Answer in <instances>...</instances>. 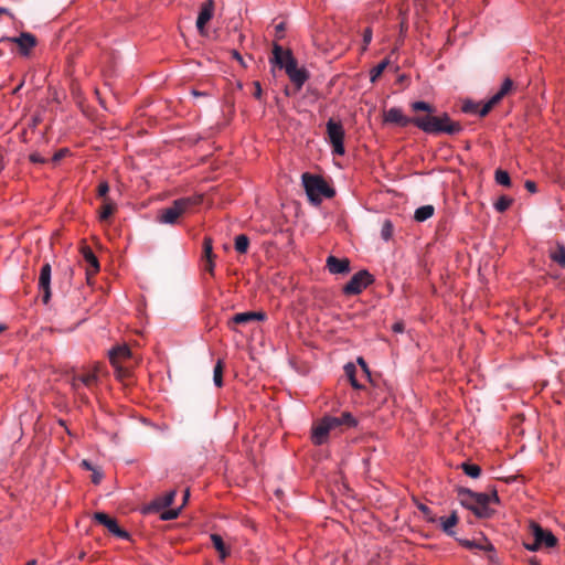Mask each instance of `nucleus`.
<instances>
[{"label": "nucleus", "instance_id": "393cba45", "mask_svg": "<svg viewBox=\"0 0 565 565\" xmlns=\"http://www.w3.org/2000/svg\"><path fill=\"white\" fill-rule=\"evenodd\" d=\"M550 257L561 267H565V246L557 244L556 247L550 252Z\"/></svg>", "mask_w": 565, "mask_h": 565}, {"label": "nucleus", "instance_id": "473e14b6", "mask_svg": "<svg viewBox=\"0 0 565 565\" xmlns=\"http://www.w3.org/2000/svg\"><path fill=\"white\" fill-rule=\"evenodd\" d=\"M223 361L218 360L213 370V381L217 387H221L223 385Z\"/></svg>", "mask_w": 565, "mask_h": 565}, {"label": "nucleus", "instance_id": "e433bc0d", "mask_svg": "<svg viewBox=\"0 0 565 565\" xmlns=\"http://www.w3.org/2000/svg\"><path fill=\"white\" fill-rule=\"evenodd\" d=\"M512 202H513V200L511 198H509L507 195H502L494 203V207L498 212H504L510 207Z\"/></svg>", "mask_w": 565, "mask_h": 565}, {"label": "nucleus", "instance_id": "4d7b16f0", "mask_svg": "<svg viewBox=\"0 0 565 565\" xmlns=\"http://www.w3.org/2000/svg\"><path fill=\"white\" fill-rule=\"evenodd\" d=\"M488 498L490 499V503L499 502V497L495 490L492 493L488 494Z\"/></svg>", "mask_w": 565, "mask_h": 565}, {"label": "nucleus", "instance_id": "052dcab7", "mask_svg": "<svg viewBox=\"0 0 565 565\" xmlns=\"http://www.w3.org/2000/svg\"><path fill=\"white\" fill-rule=\"evenodd\" d=\"M404 330V324L402 322H397L393 326V331L395 332H403Z\"/></svg>", "mask_w": 565, "mask_h": 565}, {"label": "nucleus", "instance_id": "f8f14e48", "mask_svg": "<svg viewBox=\"0 0 565 565\" xmlns=\"http://www.w3.org/2000/svg\"><path fill=\"white\" fill-rule=\"evenodd\" d=\"M462 493L470 495L477 502L475 514L478 518H488L490 515V499L488 498V493H476L471 490H465Z\"/></svg>", "mask_w": 565, "mask_h": 565}, {"label": "nucleus", "instance_id": "ea45409f", "mask_svg": "<svg viewBox=\"0 0 565 565\" xmlns=\"http://www.w3.org/2000/svg\"><path fill=\"white\" fill-rule=\"evenodd\" d=\"M497 104V100L491 97L481 108L478 107V114L480 117H486Z\"/></svg>", "mask_w": 565, "mask_h": 565}, {"label": "nucleus", "instance_id": "f257e3e1", "mask_svg": "<svg viewBox=\"0 0 565 565\" xmlns=\"http://www.w3.org/2000/svg\"><path fill=\"white\" fill-rule=\"evenodd\" d=\"M411 108L417 114L413 117V125L426 134L457 135L462 130L460 122L451 120L447 113L436 114V108L427 102H414Z\"/></svg>", "mask_w": 565, "mask_h": 565}, {"label": "nucleus", "instance_id": "6e6d98bb", "mask_svg": "<svg viewBox=\"0 0 565 565\" xmlns=\"http://www.w3.org/2000/svg\"><path fill=\"white\" fill-rule=\"evenodd\" d=\"M254 87H255V90H254V97L259 99L262 97V93H263V89H262V86H260V83L259 82H254Z\"/></svg>", "mask_w": 565, "mask_h": 565}, {"label": "nucleus", "instance_id": "5fc2aeb1", "mask_svg": "<svg viewBox=\"0 0 565 565\" xmlns=\"http://www.w3.org/2000/svg\"><path fill=\"white\" fill-rule=\"evenodd\" d=\"M103 479V473L100 471H97L96 469L93 470L92 476V482L95 484H98Z\"/></svg>", "mask_w": 565, "mask_h": 565}, {"label": "nucleus", "instance_id": "412c9836", "mask_svg": "<svg viewBox=\"0 0 565 565\" xmlns=\"http://www.w3.org/2000/svg\"><path fill=\"white\" fill-rule=\"evenodd\" d=\"M115 211H116L115 202L110 199H105V201H103V204L99 209V220L102 222L108 221L113 216Z\"/></svg>", "mask_w": 565, "mask_h": 565}, {"label": "nucleus", "instance_id": "4468645a", "mask_svg": "<svg viewBox=\"0 0 565 565\" xmlns=\"http://www.w3.org/2000/svg\"><path fill=\"white\" fill-rule=\"evenodd\" d=\"M265 318H266V315L263 311L241 312V313H236L231 319V321H228V327L232 330H236L234 327L235 324H247V323L256 321V320H259V321L265 320Z\"/></svg>", "mask_w": 565, "mask_h": 565}, {"label": "nucleus", "instance_id": "39448f33", "mask_svg": "<svg viewBox=\"0 0 565 565\" xmlns=\"http://www.w3.org/2000/svg\"><path fill=\"white\" fill-rule=\"evenodd\" d=\"M327 135L332 146L333 153L339 156L344 154V129L342 124L330 118L327 122Z\"/></svg>", "mask_w": 565, "mask_h": 565}, {"label": "nucleus", "instance_id": "e2e57ef3", "mask_svg": "<svg viewBox=\"0 0 565 565\" xmlns=\"http://www.w3.org/2000/svg\"><path fill=\"white\" fill-rule=\"evenodd\" d=\"M189 498H190V490H189V489H186V490L184 491V495H183V501H184V503L189 500Z\"/></svg>", "mask_w": 565, "mask_h": 565}, {"label": "nucleus", "instance_id": "79ce46f5", "mask_svg": "<svg viewBox=\"0 0 565 565\" xmlns=\"http://www.w3.org/2000/svg\"><path fill=\"white\" fill-rule=\"evenodd\" d=\"M115 370H116V376L118 380L120 381H125L126 379H128L130 376V372L128 369L126 367H122L121 365H117V366H114Z\"/></svg>", "mask_w": 565, "mask_h": 565}, {"label": "nucleus", "instance_id": "338daca9", "mask_svg": "<svg viewBox=\"0 0 565 565\" xmlns=\"http://www.w3.org/2000/svg\"><path fill=\"white\" fill-rule=\"evenodd\" d=\"M26 565H36V562H35L34 559H32V561H29V562L26 563Z\"/></svg>", "mask_w": 565, "mask_h": 565}, {"label": "nucleus", "instance_id": "cd10ccee", "mask_svg": "<svg viewBox=\"0 0 565 565\" xmlns=\"http://www.w3.org/2000/svg\"><path fill=\"white\" fill-rule=\"evenodd\" d=\"M513 88V81L505 78L501 85V88L495 93L492 98L499 104L503 97H505Z\"/></svg>", "mask_w": 565, "mask_h": 565}, {"label": "nucleus", "instance_id": "09e8293b", "mask_svg": "<svg viewBox=\"0 0 565 565\" xmlns=\"http://www.w3.org/2000/svg\"><path fill=\"white\" fill-rule=\"evenodd\" d=\"M29 158H30V161L33 163H45L47 161L39 152H32Z\"/></svg>", "mask_w": 565, "mask_h": 565}, {"label": "nucleus", "instance_id": "680f3d73", "mask_svg": "<svg viewBox=\"0 0 565 565\" xmlns=\"http://www.w3.org/2000/svg\"><path fill=\"white\" fill-rule=\"evenodd\" d=\"M284 30H285V24L282 22L276 25L277 34H280L281 32H284Z\"/></svg>", "mask_w": 565, "mask_h": 565}, {"label": "nucleus", "instance_id": "9d476101", "mask_svg": "<svg viewBox=\"0 0 565 565\" xmlns=\"http://www.w3.org/2000/svg\"><path fill=\"white\" fill-rule=\"evenodd\" d=\"M530 530L533 537L541 544V546L554 547L557 545L556 536L548 530H544L535 522L530 523Z\"/></svg>", "mask_w": 565, "mask_h": 565}, {"label": "nucleus", "instance_id": "7ed1b4c3", "mask_svg": "<svg viewBox=\"0 0 565 565\" xmlns=\"http://www.w3.org/2000/svg\"><path fill=\"white\" fill-rule=\"evenodd\" d=\"M301 178L308 199L315 205H319L322 202V198H332L334 195V190L321 177L306 172Z\"/></svg>", "mask_w": 565, "mask_h": 565}, {"label": "nucleus", "instance_id": "72a5a7b5", "mask_svg": "<svg viewBox=\"0 0 565 565\" xmlns=\"http://www.w3.org/2000/svg\"><path fill=\"white\" fill-rule=\"evenodd\" d=\"M461 468H462L463 472L471 478L476 479V478L480 477V475H481V468L478 465L463 462L461 465Z\"/></svg>", "mask_w": 565, "mask_h": 565}, {"label": "nucleus", "instance_id": "a878e982", "mask_svg": "<svg viewBox=\"0 0 565 565\" xmlns=\"http://www.w3.org/2000/svg\"><path fill=\"white\" fill-rule=\"evenodd\" d=\"M344 373L347 377L349 379L351 385L355 390H361L362 385L356 380V366L353 363H348L344 365Z\"/></svg>", "mask_w": 565, "mask_h": 565}, {"label": "nucleus", "instance_id": "a211bd4d", "mask_svg": "<svg viewBox=\"0 0 565 565\" xmlns=\"http://www.w3.org/2000/svg\"><path fill=\"white\" fill-rule=\"evenodd\" d=\"M289 58H295L290 50L285 51L280 45L274 44L271 63L285 70Z\"/></svg>", "mask_w": 565, "mask_h": 565}, {"label": "nucleus", "instance_id": "6ab92c4d", "mask_svg": "<svg viewBox=\"0 0 565 565\" xmlns=\"http://www.w3.org/2000/svg\"><path fill=\"white\" fill-rule=\"evenodd\" d=\"M131 356V351L127 345H118L109 351V361L113 366L121 365V362Z\"/></svg>", "mask_w": 565, "mask_h": 565}, {"label": "nucleus", "instance_id": "0eeeda50", "mask_svg": "<svg viewBox=\"0 0 565 565\" xmlns=\"http://www.w3.org/2000/svg\"><path fill=\"white\" fill-rule=\"evenodd\" d=\"M0 42L17 44L20 50V54L24 56H28L38 43L36 38L29 32H22L19 36H2Z\"/></svg>", "mask_w": 565, "mask_h": 565}, {"label": "nucleus", "instance_id": "58836bf2", "mask_svg": "<svg viewBox=\"0 0 565 565\" xmlns=\"http://www.w3.org/2000/svg\"><path fill=\"white\" fill-rule=\"evenodd\" d=\"M393 235V224L390 220H385L382 225L381 236L383 239L388 241Z\"/></svg>", "mask_w": 565, "mask_h": 565}, {"label": "nucleus", "instance_id": "a19ab883", "mask_svg": "<svg viewBox=\"0 0 565 565\" xmlns=\"http://www.w3.org/2000/svg\"><path fill=\"white\" fill-rule=\"evenodd\" d=\"M108 192H109V184H108V182L107 181H102L98 184V188H97V196L99 199H102L103 201H105V199H109Z\"/></svg>", "mask_w": 565, "mask_h": 565}, {"label": "nucleus", "instance_id": "6e6552de", "mask_svg": "<svg viewBox=\"0 0 565 565\" xmlns=\"http://www.w3.org/2000/svg\"><path fill=\"white\" fill-rule=\"evenodd\" d=\"M94 520L99 523L100 525L105 526L109 533H111L113 535L119 537V539H124V540H129L130 535L127 531L122 530L116 519L114 518H110L108 514L104 513V512H96L94 514Z\"/></svg>", "mask_w": 565, "mask_h": 565}, {"label": "nucleus", "instance_id": "de8ad7c7", "mask_svg": "<svg viewBox=\"0 0 565 565\" xmlns=\"http://www.w3.org/2000/svg\"><path fill=\"white\" fill-rule=\"evenodd\" d=\"M479 105L473 102H466L462 106L465 113H478Z\"/></svg>", "mask_w": 565, "mask_h": 565}, {"label": "nucleus", "instance_id": "4c0bfd02", "mask_svg": "<svg viewBox=\"0 0 565 565\" xmlns=\"http://www.w3.org/2000/svg\"><path fill=\"white\" fill-rule=\"evenodd\" d=\"M495 181H497V183L504 185V186L511 185V178H510L509 173L501 169H498L495 171Z\"/></svg>", "mask_w": 565, "mask_h": 565}, {"label": "nucleus", "instance_id": "423d86ee", "mask_svg": "<svg viewBox=\"0 0 565 565\" xmlns=\"http://www.w3.org/2000/svg\"><path fill=\"white\" fill-rule=\"evenodd\" d=\"M338 428V420L334 416H324L312 427L311 439L315 445H322L328 440L329 433Z\"/></svg>", "mask_w": 565, "mask_h": 565}, {"label": "nucleus", "instance_id": "603ef678", "mask_svg": "<svg viewBox=\"0 0 565 565\" xmlns=\"http://www.w3.org/2000/svg\"><path fill=\"white\" fill-rule=\"evenodd\" d=\"M358 363L361 366V369H362L363 373L365 374V376L367 379H370V371H369L367 364L364 361V359L363 358H358Z\"/></svg>", "mask_w": 565, "mask_h": 565}, {"label": "nucleus", "instance_id": "b1692460", "mask_svg": "<svg viewBox=\"0 0 565 565\" xmlns=\"http://www.w3.org/2000/svg\"><path fill=\"white\" fill-rule=\"evenodd\" d=\"M175 494H177L175 490H172V491L166 493L164 495L157 498L152 503L153 508L156 510H160V509L171 505L174 501Z\"/></svg>", "mask_w": 565, "mask_h": 565}, {"label": "nucleus", "instance_id": "c85d7f7f", "mask_svg": "<svg viewBox=\"0 0 565 565\" xmlns=\"http://www.w3.org/2000/svg\"><path fill=\"white\" fill-rule=\"evenodd\" d=\"M458 541L462 546H465L468 550H475V548L482 550V551H493L494 550L493 545L488 542L486 544H482V543H479L476 541H469V540H458Z\"/></svg>", "mask_w": 565, "mask_h": 565}, {"label": "nucleus", "instance_id": "9b49d317", "mask_svg": "<svg viewBox=\"0 0 565 565\" xmlns=\"http://www.w3.org/2000/svg\"><path fill=\"white\" fill-rule=\"evenodd\" d=\"M51 265L45 263L39 275V289L42 292V301L47 305L51 299Z\"/></svg>", "mask_w": 565, "mask_h": 565}, {"label": "nucleus", "instance_id": "7c9ffc66", "mask_svg": "<svg viewBox=\"0 0 565 565\" xmlns=\"http://www.w3.org/2000/svg\"><path fill=\"white\" fill-rule=\"evenodd\" d=\"M248 246H249V238L246 235L241 234L235 237L236 252H238L239 254H245L248 249Z\"/></svg>", "mask_w": 565, "mask_h": 565}, {"label": "nucleus", "instance_id": "49530a36", "mask_svg": "<svg viewBox=\"0 0 565 565\" xmlns=\"http://www.w3.org/2000/svg\"><path fill=\"white\" fill-rule=\"evenodd\" d=\"M214 260H215V258L203 259L204 270L207 271L210 275H214V268H215Z\"/></svg>", "mask_w": 565, "mask_h": 565}, {"label": "nucleus", "instance_id": "c03bdc74", "mask_svg": "<svg viewBox=\"0 0 565 565\" xmlns=\"http://www.w3.org/2000/svg\"><path fill=\"white\" fill-rule=\"evenodd\" d=\"M372 29L371 28H366L363 32V46H362V51H366L367 49V45L371 43L372 41Z\"/></svg>", "mask_w": 565, "mask_h": 565}, {"label": "nucleus", "instance_id": "f704fd0d", "mask_svg": "<svg viewBox=\"0 0 565 565\" xmlns=\"http://www.w3.org/2000/svg\"><path fill=\"white\" fill-rule=\"evenodd\" d=\"M216 255L213 253V243L211 237H204L203 241V259L215 258Z\"/></svg>", "mask_w": 565, "mask_h": 565}, {"label": "nucleus", "instance_id": "c756f323", "mask_svg": "<svg viewBox=\"0 0 565 565\" xmlns=\"http://www.w3.org/2000/svg\"><path fill=\"white\" fill-rule=\"evenodd\" d=\"M388 64H390V60L385 58L371 70L370 79L372 83L376 82V79L383 74V72L388 66Z\"/></svg>", "mask_w": 565, "mask_h": 565}, {"label": "nucleus", "instance_id": "a18cd8bd", "mask_svg": "<svg viewBox=\"0 0 565 565\" xmlns=\"http://www.w3.org/2000/svg\"><path fill=\"white\" fill-rule=\"evenodd\" d=\"M70 153V150L67 148H62L60 150H57L54 156L52 157V162L53 163H57L60 162L63 158H65L67 154Z\"/></svg>", "mask_w": 565, "mask_h": 565}, {"label": "nucleus", "instance_id": "aec40b11", "mask_svg": "<svg viewBox=\"0 0 565 565\" xmlns=\"http://www.w3.org/2000/svg\"><path fill=\"white\" fill-rule=\"evenodd\" d=\"M83 257L86 260V263L89 265V269L87 270V274H96L99 270V263L95 254L89 247L83 248Z\"/></svg>", "mask_w": 565, "mask_h": 565}, {"label": "nucleus", "instance_id": "dca6fc26", "mask_svg": "<svg viewBox=\"0 0 565 565\" xmlns=\"http://www.w3.org/2000/svg\"><path fill=\"white\" fill-rule=\"evenodd\" d=\"M384 120L386 122L396 124L401 127H406L413 124V118L406 117L399 108L393 107L384 113Z\"/></svg>", "mask_w": 565, "mask_h": 565}, {"label": "nucleus", "instance_id": "20e7f679", "mask_svg": "<svg viewBox=\"0 0 565 565\" xmlns=\"http://www.w3.org/2000/svg\"><path fill=\"white\" fill-rule=\"evenodd\" d=\"M373 276L365 269L354 274L351 279L343 286L342 291L347 296H355L361 294L369 285L373 282Z\"/></svg>", "mask_w": 565, "mask_h": 565}, {"label": "nucleus", "instance_id": "2eb2a0df", "mask_svg": "<svg viewBox=\"0 0 565 565\" xmlns=\"http://www.w3.org/2000/svg\"><path fill=\"white\" fill-rule=\"evenodd\" d=\"M98 382L96 370L93 372L76 374L72 380V387L75 392H78L79 385L83 384L88 388H92Z\"/></svg>", "mask_w": 565, "mask_h": 565}, {"label": "nucleus", "instance_id": "f3484780", "mask_svg": "<svg viewBox=\"0 0 565 565\" xmlns=\"http://www.w3.org/2000/svg\"><path fill=\"white\" fill-rule=\"evenodd\" d=\"M327 268L331 274H348L350 271V260L330 255L327 258Z\"/></svg>", "mask_w": 565, "mask_h": 565}, {"label": "nucleus", "instance_id": "c9c22d12", "mask_svg": "<svg viewBox=\"0 0 565 565\" xmlns=\"http://www.w3.org/2000/svg\"><path fill=\"white\" fill-rule=\"evenodd\" d=\"M335 419L338 420V427L343 425L348 427H353L356 425V420L350 413H343L341 416L335 417Z\"/></svg>", "mask_w": 565, "mask_h": 565}, {"label": "nucleus", "instance_id": "13d9d810", "mask_svg": "<svg viewBox=\"0 0 565 565\" xmlns=\"http://www.w3.org/2000/svg\"><path fill=\"white\" fill-rule=\"evenodd\" d=\"M81 466L83 468H85L86 470H94L95 468L93 467V465L88 461V460H83Z\"/></svg>", "mask_w": 565, "mask_h": 565}, {"label": "nucleus", "instance_id": "774afa93", "mask_svg": "<svg viewBox=\"0 0 565 565\" xmlns=\"http://www.w3.org/2000/svg\"><path fill=\"white\" fill-rule=\"evenodd\" d=\"M6 330V326L4 324H0V333Z\"/></svg>", "mask_w": 565, "mask_h": 565}, {"label": "nucleus", "instance_id": "2f4dec72", "mask_svg": "<svg viewBox=\"0 0 565 565\" xmlns=\"http://www.w3.org/2000/svg\"><path fill=\"white\" fill-rule=\"evenodd\" d=\"M467 490L466 488H461L458 490V497L460 499V502L463 507L471 510L475 513V509L477 505V502L468 494H463L462 491Z\"/></svg>", "mask_w": 565, "mask_h": 565}, {"label": "nucleus", "instance_id": "3c124183", "mask_svg": "<svg viewBox=\"0 0 565 565\" xmlns=\"http://www.w3.org/2000/svg\"><path fill=\"white\" fill-rule=\"evenodd\" d=\"M523 545L527 551H531V552H536L542 547L541 544L537 543V541L535 539H534L533 543H524Z\"/></svg>", "mask_w": 565, "mask_h": 565}, {"label": "nucleus", "instance_id": "864d4df0", "mask_svg": "<svg viewBox=\"0 0 565 565\" xmlns=\"http://www.w3.org/2000/svg\"><path fill=\"white\" fill-rule=\"evenodd\" d=\"M525 189L531 192V193H536L537 192V185L534 181H531V180H526L525 181Z\"/></svg>", "mask_w": 565, "mask_h": 565}, {"label": "nucleus", "instance_id": "4be33fe9", "mask_svg": "<svg viewBox=\"0 0 565 565\" xmlns=\"http://www.w3.org/2000/svg\"><path fill=\"white\" fill-rule=\"evenodd\" d=\"M211 541L214 546V548L218 552L220 558L223 561L230 555V551L225 546V543L221 535L214 533L211 534Z\"/></svg>", "mask_w": 565, "mask_h": 565}, {"label": "nucleus", "instance_id": "bf43d9fd", "mask_svg": "<svg viewBox=\"0 0 565 565\" xmlns=\"http://www.w3.org/2000/svg\"><path fill=\"white\" fill-rule=\"evenodd\" d=\"M232 54L235 60H237L243 66H245L243 57L237 51H233Z\"/></svg>", "mask_w": 565, "mask_h": 565}, {"label": "nucleus", "instance_id": "8fccbe9b", "mask_svg": "<svg viewBox=\"0 0 565 565\" xmlns=\"http://www.w3.org/2000/svg\"><path fill=\"white\" fill-rule=\"evenodd\" d=\"M419 510L424 513L427 521H429V522L436 521V519L431 515V511L428 507L422 504V505H419Z\"/></svg>", "mask_w": 565, "mask_h": 565}, {"label": "nucleus", "instance_id": "f03ea898", "mask_svg": "<svg viewBox=\"0 0 565 565\" xmlns=\"http://www.w3.org/2000/svg\"><path fill=\"white\" fill-rule=\"evenodd\" d=\"M201 203L202 195L174 200L170 206L159 212L157 220L162 224H175L181 215L191 212L193 207Z\"/></svg>", "mask_w": 565, "mask_h": 565}, {"label": "nucleus", "instance_id": "ddd939ff", "mask_svg": "<svg viewBox=\"0 0 565 565\" xmlns=\"http://www.w3.org/2000/svg\"><path fill=\"white\" fill-rule=\"evenodd\" d=\"M214 13V1L213 0H204L201 4L199 17L196 19V28L201 34L204 33L205 25L212 19Z\"/></svg>", "mask_w": 565, "mask_h": 565}, {"label": "nucleus", "instance_id": "37998d69", "mask_svg": "<svg viewBox=\"0 0 565 565\" xmlns=\"http://www.w3.org/2000/svg\"><path fill=\"white\" fill-rule=\"evenodd\" d=\"M179 513H180V509H171V510L162 512L160 518L166 521L174 520L179 516Z\"/></svg>", "mask_w": 565, "mask_h": 565}, {"label": "nucleus", "instance_id": "5701e85b", "mask_svg": "<svg viewBox=\"0 0 565 565\" xmlns=\"http://www.w3.org/2000/svg\"><path fill=\"white\" fill-rule=\"evenodd\" d=\"M439 522L443 531L447 535L454 536L455 532L452 531V527L458 523V516L456 512H452L451 515L448 518H440Z\"/></svg>", "mask_w": 565, "mask_h": 565}, {"label": "nucleus", "instance_id": "1a4fd4ad", "mask_svg": "<svg viewBox=\"0 0 565 565\" xmlns=\"http://www.w3.org/2000/svg\"><path fill=\"white\" fill-rule=\"evenodd\" d=\"M285 72L289 79L295 84L297 90L301 89L302 85L309 78L307 70L298 67L296 58H289L286 64Z\"/></svg>", "mask_w": 565, "mask_h": 565}, {"label": "nucleus", "instance_id": "0e129e2a", "mask_svg": "<svg viewBox=\"0 0 565 565\" xmlns=\"http://www.w3.org/2000/svg\"><path fill=\"white\" fill-rule=\"evenodd\" d=\"M406 30H407V23H406L405 20H403L402 23H401V32H404Z\"/></svg>", "mask_w": 565, "mask_h": 565}, {"label": "nucleus", "instance_id": "bb28decb", "mask_svg": "<svg viewBox=\"0 0 565 565\" xmlns=\"http://www.w3.org/2000/svg\"><path fill=\"white\" fill-rule=\"evenodd\" d=\"M434 211L433 205H423L415 211L414 218L417 222H424L434 215Z\"/></svg>", "mask_w": 565, "mask_h": 565}, {"label": "nucleus", "instance_id": "69168bd1", "mask_svg": "<svg viewBox=\"0 0 565 565\" xmlns=\"http://www.w3.org/2000/svg\"><path fill=\"white\" fill-rule=\"evenodd\" d=\"M6 13H8V9H6V8H0V15H1V14H6Z\"/></svg>", "mask_w": 565, "mask_h": 565}]
</instances>
